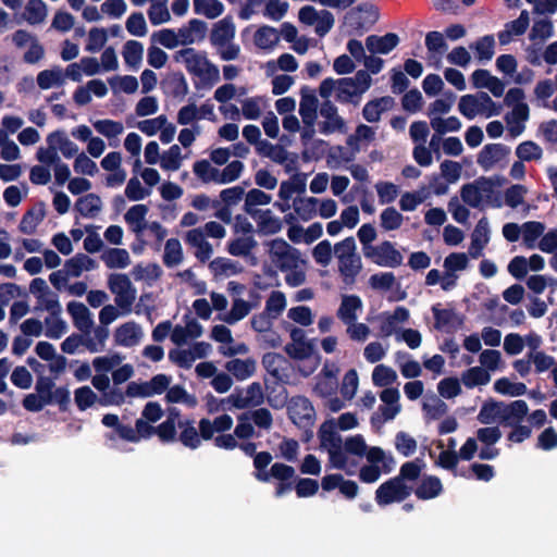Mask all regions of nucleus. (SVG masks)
Here are the masks:
<instances>
[{"label": "nucleus", "instance_id": "obj_28", "mask_svg": "<svg viewBox=\"0 0 557 557\" xmlns=\"http://www.w3.org/2000/svg\"><path fill=\"white\" fill-rule=\"evenodd\" d=\"M363 302L357 295H343L337 309V317L344 323L355 322L362 311Z\"/></svg>", "mask_w": 557, "mask_h": 557}, {"label": "nucleus", "instance_id": "obj_64", "mask_svg": "<svg viewBox=\"0 0 557 557\" xmlns=\"http://www.w3.org/2000/svg\"><path fill=\"white\" fill-rule=\"evenodd\" d=\"M257 240L252 235L238 236L227 243L226 250L234 257H247L256 248Z\"/></svg>", "mask_w": 557, "mask_h": 557}, {"label": "nucleus", "instance_id": "obj_31", "mask_svg": "<svg viewBox=\"0 0 557 557\" xmlns=\"http://www.w3.org/2000/svg\"><path fill=\"white\" fill-rule=\"evenodd\" d=\"M320 114L324 119L321 128L324 134L345 132V121L338 115L337 109L333 103L325 101L320 109Z\"/></svg>", "mask_w": 557, "mask_h": 557}, {"label": "nucleus", "instance_id": "obj_10", "mask_svg": "<svg viewBox=\"0 0 557 557\" xmlns=\"http://www.w3.org/2000/svg\"><path fill=\"white\" fill-rule=\"evenodd\" d=\"M269 255L272 262L283 273L290 268H297V263L305 260L299 250L292 247L287 242L282 238L272 239L268 244Z\"/></svg>", "mask_w": 557, "mask_h": 557}, {"label": "nucleus", "instance_id": "obj_13", "mask_svg": "<svg viewBox=\"0 0 557 557\" xmlns=\"http://www.w3.org/2000/svg\"><path fill=\"white\" fill-rule=\"evenodd\" d=\"M306 174H295L290 178L281 182L277 197L273 206L280 212L285 213L292 209V199L296 194H302L306 190Z\"/></svg>", "mask_w": 557, "mask_h": 557}, {"label": "nucleus", "instance_id": "obj_30", "mask_svg": "<svg viewBox=\"0 0 557 557\" xmlns=\"http://www.w3.org/2000/svg\"><path fill=\"white\" fill-rule=\"evenodd\" d=\"M131 274L136 282L152 286L163 274L162 268L154 262H140L133 267Z\"/></svg>", "mask_w": 557, "mask_h": 557}, {"label": "nucleus", "instance_id": "obj_58", "mask_svg": "<svg viewBox=\"0 0 557 557\" xmlns=\"http://www.w3.org/2000/svg\"><path fill=\"white\" fill-rule=\"evenodd\" d=\"M75 209L82 216L92 219L101 212L102 200L96 194H87L76 201Z\"/></svg>", "mask_w": 557, "mask_h": 557}, {"label": "nucleus", "instance_id": "obj_46", "mask_svg": "<svg viewBox=\"0 0 557 557\" xmlns=\"http://www.w3.org/2000/svg\"><path fill=\"white\" fill-rule=\"evenodd\" d=\"M338 273L344 284L350 286L356 283L357 276L362 270L361 257L357 253L349 259L338 261Z\"/></svg>", "mask_w": 557, "mask_h": 557}, {"label": "nucleus", "instance_id": "obj_14", "mask_svg": "<svg viewBox=\"0 0 557 557\" xmlns=\"http://www.w3.org/2000/svg\"><path fill=\"white\" fill-rule=\"evenodd\" d=\"M411 487L401 481V478H393L381 484L375 491V500L380 506L400 503L411 494Z\"/></svg>", "mask_w": 557, "mask_h": 557}, {"label": "nucleus", "instance_id": "obj_8", "mask_svg": "<svg viewBox=\"0 0 557 557\" xmlns=\"http://www.w3.org/2000/svg\"><path fill=\"white\" fill-rule=\"evenodd\" d=\"M108 288L114 295V302L124 312H132L137 298V289L124 273H111L108 276Z\"/></svg>", "mask_w": 557, "mask_h": 557}, {"label": "nucleus", "instance_id": "obj_52", "mask_svg": "<svg viewBox=\"0 0 557 557\" xmlns=\"http://www.w3.org/2000/svg\"><path fill=\"white\" fill-rule=\"evenodd\" d=\"M504 403L503 401H496L494 399L486 400L478 414V420L483 424H494V423H500L503 420V413H504Z\"/></svg>", "mask_w": 557, "mask_h": 557}, {"label": "nucleus", "instance_id": "obj_12", "mask_svg": "<svg viewBox=\"0 0 557 557\" xmlns=\"http://www.w3.org/2000/svg\"><path fill=\"white\" fill-rule=\"evenodd\" d=\"M374 264L383 268H397L403 264L404 256L395 244L384 240L373 247H368L363 255Z\"/></svg>", "mask_w": 557, "mask_h": 557}, {"label": "nucleus", "instance_id": "obj_22", "mask_svg": "<svg viewBox=\"0 0 557 557\" xmlns=\"http://www.w3.org/2000/svg\"><path fill=\"white\" fill-rule=\"evenodd\" d=\"M257 152L273 162L284 165L287 172L292 171L295 166L296 157L292 156L282 146L273 145L268 140H263L258 145Z\"/></svg>", "mask_w": 557, "mask_h": 557}, {"label": "nucleus", "instance_id": "obj_44", "mask_svg": "<svg viewBox=\"0 0 557 557\" xmlns=\"http://www.w3.org/2000/svg\"><path fill=\"white\" fill-rule=\"evenodd\" d=\"M91 124L97 133L109 140L110 146H115V143L113 141H116L124 133V125L121 121L100 119L91 121Z\"/></svg>", "mask_w": 557, "mask_h": 557}, {"label": "nucleus", "instance_id": "obj_40", "mask_svg": "<svg viewBox=\"0 0 557 557\" xmlns=\"http://www.w3.org/2000/svg\"><path fill=\"white\" fill-rule=\"evenodd\" d=\"M383 406L380 407L385 420H393L401 410L400 393L397 388H384L380 394Z\"/></svg>", "mask_w": 557, "mask_h": 557}, {"label": "nucleus", "instance_id": "obj_53", "mask_svg": "<svg viewBox=\"0 0 557 557\" xmlns=\"http://www.w3.org/2000/svg\"><path fill=\"white\" fill-rule=\"evenodd\" d=\"M48 16L47 4L42 0H28L25 4L23 18L29 25L42 24Z\"/></svg>", "mask_w": 557, "mask_h": 557}, {"label": "nucleus", "instance_id": "obj_38", "mask_svg": "<svg viewBox=\"0 0 557 557\" xmlns=\"http://www.w3.org/2000/svg\"><path fill=\"white\" fill-rule=\"evenodd\" d=\"M225 369L238 381L251 377L257 370V360L248 357L245 359L235 358L226 362Z\"/></svg>", "mask_w": 557, "mask_h": 557}, {"label": "nucleus", "instance_id": "obj_43", "mask_svg": "<svg viewBox=\"0 0 557 557\" xmlns=\"http://www.w3.org/2000/svg\"><path fill=\"white\" fill-rule=\"evenodd\" d=\"M502 424L513 426L519 425L529 412V406L524 400H515L510 404L504 403Z\"/></svg>", "mask_w": 557, "mask_h": 557}, {"label": "nucleus", "instance_id": "obj_57", "mask_svg": "<svg viewBox=\"0 0 557 557\" xmlns=\"http://www.w3.org/2000/svg\"><path fill=\"white\" fill-rule=\"evenodd\" d=\"M546 230L545 224L537 221H529L521 224V238L528 249H534L541 236Z\"/></svg>", "mask_w": 557, "mask_h": 557}, {"label": "nucleus", "instance_id": "obj_33", "mask_svg": "<svg viewBox=\"0 0 557 557\" xmlns=\"http://www.w3.org/2000/svg\"><path fill=\"white\" fill-rule=\"evenodd\" d=\"M181 46L193 45L206 37L207 25L200 20H190L187 25L177 29Z\"/></svg>", "mask_w": 557, "mask_h": 557}, {"label": "nucleus", "instance_id": "obj_7", "mask_svg": "<svg viewBox=\"0 0 557 557\" xmlns=\"http://www.w3.org/2000/svg\"><path fill=\"white\" fill-rule=\"evenodd\" d=\"M458 110L469 120H473L479 115L491 117L498 115L500 112L496 103L485 92L462 96L458 103Z\"/></svg>", "mask_w": 557, "mask_h": 557}, {"label": "nucleus", "instance_id": "obj_23", "mask_svg": "<svg viewBox=\"0 0 557 557\" xmlns=\"http://www.w3.org/2000/svg\"><path fill=\"white\" fill-rule=\"evenodd\" d=\"M509 152V148L503 144H488L480 151L478 163L485 171H488L505 160Z\"/></svg>", "mask_w": 557, "mask_h": 557}, {"label": "nucleus", "instance_id": "obj_9", "mask_svg": "<svg viewBox=\"0 0 557 557\" xmlns=\"http://www.w3.org/2000/svg\"><path fill=\"white\" fill-rule=\"evenodd\" d=\"M410 319V311L404 306H397L393 310L382 311L371 319L376 324L382 337L396 336Z\"/></svg>", "mask_w": 557, "mask_h": 557}, {"label": "nucleus", "instance_id": "obj_19", "mask_svg": "<svg viewBox=\"0 0 557 557\" xmlns=\"http://www.w3.org/2000/svg\"><path fill=\"white\" fill-rule=\"evenodd\" d=\"M469 252H451L445 257L443 268L445 271L446 288H455L458 284L459 273L470 265Z\"/></svg>", "mask_w": 557, "mask_h": 557}, {"label": "nucleus", "instance_id": "obj_56", "mask_svg": "<svg viewBox=\"0 0 557 557\" xmlns=\"http://www.w3.org/2000/svg\"><path fill=\"white\" fill-rule=\"evenodd\" d=\"M263 4V15L272 21H281L287 13L289 4L285 0H249L250 5Z\"/></svg>", "mask_w": 557, "mask_h": 557}, {"label": "nucleus", "instance_id": "obj_24", "mask_svg": "<svg viewBox=\"0 0 557 557\" xmlns=\"http://www.w3.org/2000/svg\"><path fill=\"white\" fill-rule=\"evenodd\" d=\"M202 333V325L195 319H188L185 324H177L173 327L171 332V341L180 347L189 341L200 337Z\"/></svg>", "mask_w": 557, "mask_h": 557}, {"label": "nucleus", "instance_id": "obj_50", "mask_svg": "<svg viewBox=\"0 0 557 557\" xmlns=\"http://www.w3.org/2000/svg\"><path fill=\"white\" fill-rule=\"evenodd\" d=\"M252 307L249 301L243 298H235L232 301L231 310L219 314V320L222 322L234 325L245 319L251 311Z\"/></svg>", "mask_w": 557, "mask_h": 557}, {"label": "nucleus", "instance_id": "obj_61", "mask_svg": "<svg viewBox=\"0 0 557 557\" xmlns=\"http://www.w3.org/2000/svg\"><path fill=\"white\" fill-rule=\"evenodd\" d=\"M443 492V484L437 476H424L416 488V496L426 500L440 496Z\"/></svg>", "mask_w": 557, "mask_h": 557}, {"label": "nucleus", "instance_id": "obj_17", "mask_svg": "<svg viewBox=\"0 0 557 557\" xmlns=\"http://www.w3.org/2000/svg\"><path fill=\"white\" fill-rule=\"evenodd\" d=\"M263 401V389L260 383H251L246 388L238 389L231 394L223 404L228 408L245 409L259 406Z\"/></svg>", "mask_w": 557, "mask_h": 557}, {"label": "nucleus", "instance_id": "obj_36", "mask_svg": "<svg viewBox=\"0 0 557 557\" xmlns=\"http://www.w3.org/2000/svg\"><path fill=\"white\" fill-rule=\"evenodd\" d=\"M318 98L312 89L302 88L299 114L307 126H312L317 119Z\"/></svg>", "mask_w": 557, "mask_h": 557}, {"label": "nucleus", "instance_id": "obj_16", "mask_svg": "<svg viewBox=\"0 0 557 557\" xmlns=\"http://www.w3.org/2000/svg\"><path fill=\"white\" fill-rule=\"evenodd\" d=\"M112 338L115 346L134 348L144 341L145 331L141 324L135 321H126L114 329Z\"/></svg>", "mask_w": 557, "mask_h": 557}, {"label": "nucleus", "instance_id": "obj_2", "mask_svg": "<svg viewBox=\"0 0 557 557\" xmlns=\"http://www.w3.org/2000/svg\"><path fill=\"white\" fill-rule=\"evenodd\" d=\"M335 423L325 421L320 429L321 446L329 454V461L332 468L343 470L348 475H354L358 470V462L345 450L343 440L334 431Z\"/></svg>", "mask_w": 557, "mask_h": 557}, {"label": "nucleus", "instance_id": "obj_45", "mask_svg": "<svg viewBox=\"0 0 557 557\" xmlns=\"http://www.w3.org/2000/svg\"><path fill=\"white\" fill-rule=\"evenodd\" d=\"M148 211L149 209L146 205L139 203L132 206L125 212L124 220L135 234H141L148 226L149 223L146 221Z\"/></svg>", "mask_w": 557, "mask_h": 557}, {"label": "nucleus", "instance_id": "obj_26", "mask_svg": "<svg viewBox=\"0 0 557 557\" xmlns=\"http://www.w3.org/2000/svg\"><path fill=\"white\" fill-rule=\"evenodd\" d=\"M46 141L48 145H54L59 154H62L65 159L74 158L81 151L77 144H75L63 129L50 133Z\"/></svg>", "mask_w": 557, "mask_h": 557}, {"label": "nucleus", "instance_id": "obj_5", "mask_svg": "<svg viewBox=\"0 0 557 557\" xmlns=\"http://www.w3.org/2000/svg\"><path fill=\"white\" fill-rule=\"evenodd\" d=\"M524 91L520 88H511L505 96V104L511 108L506 114V123L508 132L511 136L517 137L524 131V123L529 119V106L524 101Z\"/></svg>", "mask_w": 557, "mask_h": 557}, {"label": "nucleus", "instance_id": "obj_42", "mask_svg": "<svg viewBox=\"0 0 557 557\" xmlns=\"http://www.w3.org/2000/svg\"><path fill=\"white\" fill-rule=\"evenodd\" d=\"M318 198L313 196H302L293 199V210L296 216L301 221H310L318 215Z\"/></svg>", "mask_w": 557, "mask_h": 557}, {"label": "nucleus", "instance_id": "obj_25", "mask_svg": "<svg viewBox=\"0 0 557 557\" xmlns=\"http://www.w3.org/2000/svg\"><path fill=\"white\" fill-rule=\"evenodd\" d=\"M490 223L486 218H482L471 234V243L468 251L471 258L478 259L482 256L484 248L490 242Z\"/></svg>", "mask_w": 557, "mask_h": 557}, {"label": "nucleus", "instance_id": "obj_35", "mask_svg": "<svg viewBox=\"0 0 557 557\" xmlns=\"http://www.w3.org/2000/svg\"><path fill=\"white\" fill-rule=\"evenodd\" d=\"M529 25V12L523 10L517 20L507 23L505 29L498 34L500 45H508L513 37L524 34Z\"/></svg>", "mask_w": 557, "mask_h": 557}, {"label": "nucleus", "instance_id": "obj_62", "mask_svg": "<svg viewBox=\"0 0 557 557\" xmlns=\"http://www.w3.org/2000/svg\"><path fill=\"white\" fill-rule=\"evenodd\" d=\"M184 260V251L177 238H170L165 242L162 261L168 268L178 267Z\"/></svg>", "mask_w": 557, "mask_h": 557}, {"label": "nucleus", "instance_id": "obj_51", "mask_svg": "<svg viewBox=\"0 0 557 557\" xmlns=\"http://www.w3.org/2000/svg\"><path fill=\"white\" fill-rule=\"evenodd\" d=\"M101 260L108 269L123 270L131 264V256L126 249L109 248L101 255Z\"/></svg>", "mask_w": 557, "mask_h": 557}, {"label": "nucleus", "instance_id": "obj_37", "mask_svg": "<svg viewBox=\"0 0 557 557\" xmlns=\"http://www.w3.org/2000/svg\"><path fill=\"white\" fill-rule=\"evenodd\" d=\"M432 312L434 317V327L438 331L449 332L459 323L456 311L450 307H443L436 304L432 307Z\"/></svg>", "mask_w": 557, "mask_h": 557}, {"label": "nucleus", "instance_id": "obj_27", "mask_svg": "<svg viewBox=\"0 0 557 557\" xmlns=\"http://www.w3.org/2000/svg\"><path fill=\"white\" fill-rule=\"evenodd\" d=\"M233 418L230 414H221L214 418L212 421L209 419H201L199 421V432L201 433L202 440L213 438L215 433H223L232 429Z\"/></svg>", "mask_w": 557, "mask_h": 557}, {"label": "nucleus", "instance_id": "obj_34", "mask_svg": "<svg viewBox=\"0 0 557 557\" xmlns=\"http://www.w3.org/2000/svg\"><path fill=\"white\" fill-rule=\"evenodd\" d=\"M394 362L405 379L413 380L421 375L422 367L419 361L404 350L394 354Z\"/></svg>", "mask_w": 557, "mask_h": 557}, {"label": "nucleus", "instance_id": "obj_1", "mask_svg": "<svg viewBox=\"0 0 557 557\" xmlns=\"http://www.w3.org/2000/svg\"><path fill=\"white\" fill-rule=\"evenodd\" d=\"M372 78L367 71H358L355 76L332 79H324L320 87V96L329 99L333 94L337 101L342 103L359 104L362 95L371 87Z\"/></svg>", "mask_w": 557, "mask_h": 557}, {"label": "nucleus", "instance_id": "obj_60", "mask_svg": "<svg viewBox=\"0 0 557 557\" xmlns=\"http://www.w3.org/2000/svg\"><path fill=\"white\" fill-rule=\"evenodd\" d=\"M122 57L129 69H139L144 58V45L137 40H127L123 46Z\"/></svg>", "mask_w": 557, "mask_h": 557}, {"label": "nucleus", "instance_id": "obj_63", "mask_svg": "<svg viewBox=\"0 0 557 557\" xmlns=\"http://www.w3.org/2000/svg\"><path fill=\"white\" fill-rule=\"evenodd\" d=\"M67 332V323L61 318V312L50 313L44 321V334L52 339L61 338Z\"/></svg>", "mask_w": 557, "mask_h": 557}, {"label": "nucleus", "instance_id": "obj_48", "mask_svg": "<svg viewBox=\"0 0 557 557\" xmlns=\"http://www.w3.org/2000/svg\"><path fill=\"white\" fill-rule=\"evenodd\" d=\"M209 269L216 278H225L239 274L243 267L228 258L218 257L209 263Z\"/></svg>", "mask_w": 557, "mask_h": 557}, {"label": "nucleus", "instance_id": "obj_32", "mask_svg": "<svg viewBox=\"0 0 557 557\" xmlns=\"http://www.w3.org/2000/svg\"><path fill=\"white\" fill-rule=\"evenodd\" d=\"M66 310L71 315L75 327L84 333L89 332L94 325L92 314L83 302L70 301L66 306Z\"/></svg>", "mask_w": 557, "mask_h": 557}, {"label": "nucleus", "instance_id": "obj_47", "mask_svg": "<svg viewBox=\"0 0 557 557\" xmlns=\"http://www.w3.org/2000/svg\"><path fill=\"white\" fill-rule=\"evenodd\" d=\"M271 202V195L259 188H252L245 194L244 211L252 216L262 211L259 207L268 206Z\"/></svg>", "mask_w": 557, "mask_h": 557}, {"label": "nucleus", "instance_id": "obj_49", "mask_svg": "<svg viewBox=\"0 0 557 557\" xmlns=\"http://www.w3.org/2000/svg\"><path fill=\"white\" fill-rule=\"evenodd\" d=\"M235 37V25L231 17H225L219 21L211 33V44L214 47L224 46L230 41H233Z\"/></svg>", "mask_w": 557, "mask_h": 557}, {"label": "nucleus", "instance_id": "obj_11", "mask_svg": "<svg viewBox=\"0 0 557 557\" xmlns=\"http://www.w3.org/2000/svg\"><path fill=\"white\" fill-rule=\"evenodd\" d=\"M298 20L301 24L313 27L314 33L320 37L325 36L335 23L334 15L330 11L324 9L318 10L312 5L300 8Z\"/></svg>", "mask_w": 557, "mask_h": 557}, {"label": "nucleus", "instance_id": "obj_4", "mask_svg": "<svg viewBox=\"0 0 557 557\" xmlns=\"http://www.w3.org/2000/svg\"><path fill=\"white\" fill-rule=\"evenodd\" d=\"M461 199L473 208H500L503 197L491 180L482 178L461 188Z\"/></svg>", "mask_w": 557, "mask_h": 557}, {"label": "nucleus", "instance_id": "obj_59", "mask_svg": "<svg viewBox=\"0 0 557 557\" xmlns=\"http://www.w3.org/2000/svg\"><path fill=\"white\" fill-rule=\"evenodd\" d=\"M64 267L72 277H78L84 272L95 270L98 267V264L94 259H91L87 255L78 253L73 258L69 259L65 262Z\"/></svg>", "mask_w": 557, "mask_h": 557}, {"label": "nucleus", "instance_id": "obj_15", "mask_svg": "<svg viewBox=\"0 0 557 557\" xmlns=\"http://www.w3.org/2000/svg\"><path fill=\"white\" fill-rule=\"evenodd\" d=\"M212 347L209 343L206 342H197L189 347L181 348L177 347L175 349L170 350L169 359L181 368H190L193 363L202 359L211 352Z\"/></svg>", "mask_w": 557, "mask_h": 557}, {"label": "nucleus", "instance_id": "obj_41", "mask_svg": "<svg viewBox=\"0 0 557 557\" xmlns=\"http://www.w3.org/2000/svg\"><path fill=\"white\" fill-rule=\"evenodd\" d=\"M258 227V232L263 235H274L283 227V222L280 216L275 215L271 210H262L256 215L251 216Z\"/></svg>", "mask_w": 557, "mask_h": 557}, {"label": "nucleus", "instance_id": "obj_55", "mask_svg": "<svg viewBox=\"0 0 557 557\" xmlns=\"http://www.w3.org/2000/svg\"><path fill=\"white\" fill-rule=\"evenodd\" d=\"M394 100L391 97H382L372 101H369L362 110L363 117L374 123L381 119L382 113L392 109Z\"/></svg>", "mask_w": 557, "mask_h": 557}, {"label": "nucleus", "instance_id": "obj_29", "mask_svg": "<svg viewBox=\"0 0 557 557\" xmlns=\"http://www.w3.org/2000/svg\"><path fill=\"white\" fill-rule=\"evenodd\" d=\"M471 79L475 88H485L490 90L494 97H500L504 95L505 84L486 70L474 71Z\"/></svg>", "mask_w": 557, "mask_h": 557}, {"label": "nucleus", "instance_id": "obj_6", "mask_svg": "<svg viewBox=\"0 0 557 557\" xmlns=\"http://www.w3.org/2000/svg\"><path fill=\"white\" fill-rule=\"evenodd\" d=\"M368 463L359 469V479L363 483L371 484L381 478L382 474L392 472L395 467L393 457L381 447H370L367 451Z\"/></svg>", "mask_w": 557, "mask_h": 557}, {"label": "nucleus", "instance_id": "obj_20", "mask_svg": "<svg viewBox=\"0 0 557 557\" xmlns=\"http://www.w3.org/2000/svg\"><path fill=\"white\" fill-rule=\"evenodd\" d=\"M288 413L292 421L300 428L311 426L315 420V410L312 404L302 396H296L290 399Z\"/></svg>", "mask_w": 557, "mask_h": 557}, {"label": "nucleus", "instance_id": "obj_39", "mask_svg": "<svg viewBox=\"0 0 557 557\" xmlns=\"http://www.w3.org/2000/svg\"><path fill=\"white\" fill-rule=\"evenodd\" d=\"M399 42V37L394 33L384 36L371 35L366 39V47L371 53L387 54Z\"/></svg>", "mask_w": 557, "mask_h": 557}, {"label": "nucleus", "instance_id": "obj_18", "mask_svg": "<svg viewBox=\"0 0 557 557\" xmlns=\"http://www.w3.org/2000/svg\"><path fill=\"white\" fill-rule=\"evenodd\" d=\"M12 41L18 49H25L24 61L34 64L42 59L45 50L35 35L32 33L18 29L12 35Z\"/></svg>", "mask_w": 557, "mask_h": 557}, {"label": "nucleus", "instance_id": "obj_21", "mask_svg": "<svg viewBox=\"0 0 557 557\" xmlns=\"http://www.w3.org/2000/svg\"><path fill=\"white\" fill-rule=\"evenodd\" d=\"M71 136L82 143H86L88 156L97 159L106 151V143L101 137L94 136L92 129L86 124H79L71 129Z\"/></svg>", "mask_w": 557, "mask_h": 557}, {"label": "nucleus", "instance_id": "obj_54", "mask_svg": "<svg viewBox=\"0 0 557 557\" xmlns=\"http://www.w3.org/2000/svg\"><path fill=\"white\" fill-rule=\"evenodd\" d=\"M46 215L45 205L42 202L36 205L28 210L20 222V231L24 234H33Z\"/></svg>", "mask_w": 557, "mask_h": 557}, {"label": "nucleus", "instance_id": "obj_3", "mask_svg": "<svg viewBox=\"0 0 557 557\" xmlns=\"http://www.w3.org/2000/svg\"><path fill=\"white\" fill-rule=\"evenodd\" d=\"M174 62L183 65L190 74L205 82L216 83L220 79L219 69L209 61L207 53L194 48H184L173 55Z\"/></svg>", "mask_w": 557, "mask_h": 557}]
</instances>
